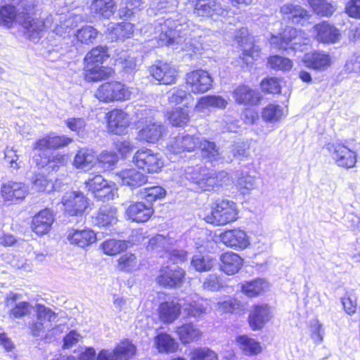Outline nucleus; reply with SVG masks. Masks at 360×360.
<instances>
[{
    "mask_svg": "<svg viewBox=\"0 0 360 360\" xmlns=\"http://www.w3.org/2000/svg\"><path fill=\"white\" fill-rule=\"evenodd\" d=\"M198 30L194 24L186 20L179 22L167 19L163 23H160L159 44L171 45L176 50L200 53L204 48L200 41L195 40V35L192 34Z\"/></svg>",
    "mask_w": 360,
    "mask_h": 360,
    "instance_id": "obj_1",
    "label": "nucleus"
},
{
    "mask_svg": "<svg viewBox=\"0 0 360 360\" xmlns=\"http://www.w3.org/2000/svg\"><path fill=\"white\" fill-rule=\"evenodd\" d=\"M18 13L14 6L6 5L0 9V25L10 27L14 20L18 22L25 30V35L32 41L37 40L45 28L48 27L49 18L43 22L37 18L34 12V0H22Z\"/></svg>",
    "mask_w": 360,
    "mask_h": 360,
    "instance_id": "obj_2",
    "label": "nucleus"
},
{
    "mask_svg": "<svg viewBox=\"0 0 360 360\" xmlns=\"http://www.w3.org/2000/svg\"><path fill=\"white\" fill-rule=\"evenodd\" d=\"M197 148L202 150V155L210 161L219 159V153L215 143L203 139L199 136L181 134L170 139L167 144V149L171 153L179 154L182 152H191Z\"/></svg>",
    "mask_w": 360,
    "mask_h": 360,
    "instance_id": "obj_3",
    "label": "nucleus"
},
{
    "mask_svg": "<svg viewBox=\"0 0 360 360\" xmlns=\"http://www.w3.org/2000/svg\"><path fill=\"white\" fill-rule=\"evenodd\" d=\"M37 321L30 325L33 336H48L58 335L62 332L61 325H55L58 315L51 309L43 304L36 305Z\"/></svg>",
    "mask_w": 360,
    "mask_h": 360,
    "instance_id": "obj_4",
    "label": "nucleus"
},
{
    "mask_svg": "<svg viewBox=\"0 0 360 360\" xmlns=\"http://www.w3.org/2000/svg\"><path fill=\"white\" fill-rule=\"evenodd\" d=\"M237 204L227 199L218 200L211 207V211L205 216V221L216 226H223L236 221L238 218Z\"/></svg>",
    "mask_w": 360,
    "mask_h": 360,
    "instance_id": "obj_5",
    "label": "nucleus"
},
{
    "mask_svg": "<svg viewBox=\"0 0 360 360\" xmlns=\"http://www.w3.org/2000/svg\"><path fill=\"white\" fill-rule=\"evenodd\" d=\"M137 89L118 81H110L101 84L94 93L95 97L103 103L125 101L134 98Z\"/></svg>",
    "mask_w": 360,
    "mask_h": 360,
    "instance_id": "obj_6",
    "label": "nucleus"
},
{
    "mask_svg": "<svg viewBox=\"0 0 360 360\" xmlns=\"http://www.w3.org/2000/svg\"><path fill=\"white\" fill-rule=\"evenodd\" d=\"M310 39L307 34L301 30L292 27H288L285 29L281 36L272 35L270 39V44L272 46L278 49L300 50L303 51L304 46H307Z\"/></svg>",
    "mask_w": 360,
    "mask_h": 360,
    "instance_id": "obj_7",
    "label": "nucleus"
},
{
    "mask_svg": "<svg viewBox=\"0 0 360 360\" xmlns=\"http://www.w3.org/2000/svg\"><path fill=\"white\" fill-rule=\"evenodd\" d=\"M172 242V238H166L162 235H157L150 239L148 248L157 253L164 252V254L160 256L167 258L173 264L185 261L186 252L184 250L173 249Z\"/></svg>",
    "mask_w": 360,
    "mask_h": 360,
    "instance_id": "obj_8",
    "label": "nucleus"
},
{
    "mask_svg": "<svg viewBox=\"0 0 360 360\" xmlns=\"http://www.w3.org/2000/svg\"><path fill=\"white\" fill-rule=\"evenodd\" d=\"M143 112L142 115L144 117L139 120V123L144 125L139 130L137 139L141 141L155 143L162 136L163 127L155 120L150 110L145 109Z\"/></svg>",
    "mask_w": 360,
    "mask_h": 360,
    "instance_id": "obj_9",
    "label": "nucleus"
},
{
    "mask_svg": "<svg viewBox=\"0 0 360 360\" xmlns=\"http://www.w3.org/2000/svg\"><path fill=\"white\" fill-rule=\"evenodd\" d=\"M133 162L136 166L148 173H157L164 166L162 156L151 149L143 148L138 150L133 157Z\"/></svg>",
    "mask_w": 360,
    "mask_h": 360,
    "instance_id": "obj_10",
    "label": "nucleus"
},
{
    "mask_svg": "<svg viewBox=\"0 0 360 360\" xmlns=\"http://www.w3.org/2000/svg\"><path fill=\"white\" fill-rule=\"evenodd\" d=\"M337 166L345 169L353 168L357 161L356 151L341 143H329L326 146Z\"/></svg>",
    "mask_w": 360,
    "mask_h": 360,
    "instance_id": "obj_11",
    "label": "nucleus"
},
{
    "mask_svg": "<svg viewBox=\"0 0 360 360\" xmlns=\"http://www.w3.org/2000/svg\"><path fill=\"white\" fill-rule=\"evenodd\" d=\"M88 191L94 193L97 198L109 200L113 199L117 193V188L113 182L105 180L100 174H91L85 181Z\"/></svg>",
    "mask_w": 360,
    "mask_h": 360,
    "instance_id": "obj_12",
    "label": "nucleus"
},
{
    "mask_svg": "<svg viewBox=\"0 0 360 360\" xmlns=\"http://www.w3.org/2000/svg\"><path fill=\"white\" fill-rule=\"evenodd\" d=\"M52 25L49 28L53 32L57 35L63 37L64 38L69 36L72 30L82 21V16L72 13L66 14H56Z\"/></svg>",
    "mask_w": 360,
    "mask_h": 360,
    "instance_id": "obj_13",
    "label": "nucleus"
},
{
    "mask_svg": "<svg viewBox=\"0 0 360 360\" xmlns=\"http://www.w3.org/2000/svg\"><path fill=\"white\" fill-rule=\"evenodd\" d=\"M61 203L64 212L70 216L82 214L88 207L87 198L79 191L66 192L62 198Z\"/></svg>",
    "mask_w": 360,
    "mask_h": 360,
    "instance_id": "obj_14",
    "label": "nucleus"
},
{
    "mask_svg": "<svg viewBox=\"0 0 360 360\" xmlns=\"http://www.w3.org/2000/svg\"><path fill=\"white\" fill-rule=\"evenodd\" d=\"M228 12L226 6H222L215 0H195L194 13L198 16L217 20L220 17L226 16Z\"/></svg>",
    "mask_w": 360,
    "mask_h": 360,
    "instance_id": "obj_15",
    "label": "nucleus"
},
{
    "mask_svg": "<svg viewBox=\"0 0 360 360\" xmlns=\"http://www.w3.org/2000/svg\"><path fill=\"white\" fill-rule=\"evenodd\" d=\"M186 84L194 94H203L212 86V79L210 74L202 70H198L187 73Z\"/></svg>",
    "mask_w": 360,
    "mask_h": 360,
    "instance_id": "obj_16",
    "label": "nucleus"
},
{
    "mask_svg": "<svg viewBox=\"0 0 360 360\" xmlns=\"http://www.w3.org/2000/svg\"><path fill=\"white\" fill-rule=\"evenodd\" d=\"M185 271L179 266H162L157 277V282L160 285L172 288L180 287L184 282Z\"/></svg>",
    "mask_w": 360,
    "mask_h": 360,
    "instance_id": "obj_17",
    "label": "nucleus"
},
{
    "mask_svg": "<svg viewBox=\"0 0 360 360\" xmlns=\"http://www.w3.org/2000/svg\"><path fill=\"white\" fill-rule=\"evenodd\" d=\"M20 295L9 292L6 295L5 306L8 309V317L11 319H19L29 315L32 309V306L28 302H18Z\"/></svg>",
    "mask_w": 360,
    "mask_h": 360,
    "instance_id": "obj_18",
    "label": "nucleus"
},
{
    "mask_svg": "<svg viewBox=\"0 0 360 360\" xmlns=\"http://www.w3.org/2000/svg\"><path fill=\"white\" fill-rule=\"evenodd\" d=\"M221 242L235 250H243L250 245V238L247 233L240 228L226 230L220 235Z\"/></svg>",
    "mask_w": 360,
    "mask_h": 360,
    "instance_id": "obj_19",
    "label": "nucleus"
},
{
    "mask_svg": "<svg viewBox=\"0 0 360 360\" xmlns=\"http://www.w3.org/2000/svg\"><path fill=\"white\" fill-rule=\"evenodd\" d=\"M235 39L240 46L242 47V56L240 58L247 65L252 63L259 56V50L255 46L248 37L247 29L242 28L235 35Z\"/></svg>",
    "mask_w": 360,
    "mask_h": 360,
    "instance_id": "obj_20",
    "label": "nucleus"
},
{
    "mask_svg": "<svg viewBox=\"0 0 360 360\" xmlns=\"http://www.w3.org/2000/svg\"><path fill=\"white\" fill-rule=\"evenodd\" d=\"M129 115L121 109H114L108 115V130L112 134H124L131 124Z\"/></svg>",
    "mask_w": 360,
    "mask_h": 360,
    "instance_id": "obj_21",
    "label": "nucleus"
},
{
    "mask_svg": "<svg viewBox=\"0 0 360 360\" xmlns=\"http://www.w3.org/2000/svg\"><path fill=\"white\" fill-rule=\"evenodd\" d=\"M66 239L72 245L85 248L94 243L97 236L96 233L90 229L79 230L72 228L66 231Z\"/></svg>",
    "mask_w": 360,
    "mask_h": 360,
    "instance_id": "obj_22",
    "label": "nucleus"
},
{
    "mask_svg": "<svg viewBox=\"0 0 360 360\" xmlns=\"http://www.w3.org/2000/svg\"><path fill=\"white\" fill-rule=\"evenodd\" d=\"M304 65L316 71L323 72L332 65L330 55L323 51H316L305 53L302 58Z\"/></svg>",
    "mask_w": 360,
    "mask_h": 360,
    "instance_id": "obj_23",
    "label": "nucleus"
},
{
    "mask_svg": "<svg viewBox=\"0 0 360 360\" xmlns=\"http://www.w3.org/2000/svg\"><path fill=\"white\" fill-rule=\"evenodd\" d=\"M149 72L155 79L164 84L174 83L177 77V70L174 66L161 61L150 66Z\"/></svg>",
    "mask_w": 360,
    "mask_h": 360,
    "instance_id": "obj_24",
    "label": "nucleus"
},
{
    "mask_svg": "<svg viewBox=\"0 0 360 360\" xmlns=\"http://www.w3.org/2000/svg\"><path fill=\"white\" fill-rule=\"evenodd\" d=\"M273 317L271 308L267 304L255 306L249 315V324L254 330L262 328Z\"/></svg>",
    "mask_w": 360,
    "mask_h": 360,
    "instance_id": "obj_25",
    "label": "nucleus"
},
{
    "mask_svg": "<svg viewBox=\"0 0 360 360\" xmlns=\"http://www.w3.org/2000/svg\"><path fill=\"white\" fill-rule=\"evenodd\" d=\"M313 30L315 38L323 44H335L340 39V30L327 22L316 24L314 26Z\"/></svg>",
    "mask_w": 360,
    "mask_h": 360,
    "instance_id": "obj_26",
    "label": "nucleus"
},
{
    "mask_svg": "<svg viewBox=\"0 0 360 360\" xmlns=\"http://www.w3.org/2000/svg\"><path fill=\"white\" fill-rule=\"evenodd\" d=\"M54 221L53 212L49 209H44L35 214L32 221V229L38 236L47 234Z\"/></svg>",
    "mask_w": 360,
    "mask_h": 360,
    "instance_id": "obj_27",
    "label": "nucleus"
},
{
    "mask_svg": "<svg viewBox=\"0 0 360 360\" xmlns=\"http://www.w3.org/2000/svg\"><path fill=\"white\" fill-rule=\"evenodd\" d=\"M27 187L22 183L9 181L1 186V195L6 202H13L25 198Z\"/></svg>",
    "mask_w": 360,
    "mask_h": 360,
    "instance_id": "obj_28",
    "label": "nucleus"
},
{
    "mask_svg": "<svg viewBox=\"0 0 360 360\" xmlns=\"http://www.w3.org/2000/svg\"><path fill=\"white\" fill-rule=\"evenodd\" d=\"M288 113L287 106L278 103H269L265 106L261 112L264 122L269 124H276L281 122Z\"/></svg>",
    "mask_w": 360,
    "mask_h": 360,
    "instance_id": "obj_29",
    "label": "nucleus"
},
{
    "mask_svg": "<svg viewBox=\"0 0 360 360\" xmlns=\"http://www.w3.org/2000/svg\"><path fill=\"white\" fill-rule=\"evenodd\" d=\"M182 304L178 301L171 300L162 302L158 307L160 321L165 323L174 322L180 316Z\"/></svg>",
    "mask_w": 360,
    "mask_h": 360,
    "instance_id": "obj_30",
    "label": "nucleus"
},
{
    "mask_svg": "<svg viewBox=\"0 0 360 360\" xmlns=\"http://www.w3.org/2000/svg\"><path fill=\"white\" fill-rule=\"evenodd\" d=\"M280 11L283 18L291 20L293 23L304 25V22L308 20L309 15L308 11L304 9L301 6L295 4H285L281 7Z\"/></svg>",
    "mask_w": 360,
    "mask_h": 360,
    "instance_id": "obj_31",
    "label": "nucleus"
},
{
    "mask_svg": "<svg viewBox=\"0 0 360 360\" xmlns=\"http://www.w3.org/2000/svg\"><path fill=\"white\" fill-rule=\"evenodd\" d=\"M117 176L123 185L135 188L145 184L148 177L135 168H129L121 170Z\"/></svg>",
    "mask_w": 360,
    "mask_h": 360,
    "instance_id": "obj_32",
    "label": "nucleus"
},
{
    "mask_svg": "<svg viewBox=\"0 0 360 360\" xmlns=\"http://www.w3.org/2000/svg\"><path fill=\"white\" fill-rule=\"evenodd\" d=\"M84 70L85 80L89 82L105 80L115 75L112 68L101 65L84 64Z\"/></svg>",
    "mask_w": 360,
    "mask_h": 360,
    "instance_id": "obj_33",
    "label": "nucleus"
},
{
    "mask_svg": "<svg viewBox=\"0 0 360 360\" xmlns=\"http://www.w3.org/2000/svg\"><path fill=\"white\" fill-rule=\"evenodd\" d=\"M129 219L136 222L147 221L153 213L151 205H145L143 202H136L129 206L127 210Z\"/></svg>",
    "mask_w": 360,
    "mask_h": 360,
    "instance_id": "obj_34",
    "label": "nucleus"
},
{
    "mask_svg": "<svg viewBox=\"0 0 360 360\" xmlns=\"http://www.w3.org/2000/svg\"><path fill=\"white\" fill-rule=\"evenodd\" d=\"M220 269L227 275H234L241 269L243 259L236 253L227 252L220 257Z\"/></svg>",
    "mask_w": 360,
    "mask_h": 360,
    "instance_id": "obj_35",
    "label": "nucleus"
},
{
    "mask_svg": "<svg viewBox=\"0 0 360 360\" xmlns=\"http://www.w3.org/2000/svg\"><path fill=\"white\" fill-rule=\"evenodd\" d=\"M235 101L240 105H253L259 101L258 94L247 85H240L233 91Z\"/></svg>",
    "mask_w": 360,
    "mask_h": 360,
    "instance_id": "obj_36",
    "label": "nucleus"
},
{
    "mask_svg": "<svg viewBox=\"0 0 360 360\" xmlns=\"http://www.w3.org/2000/svg\"><path fill=\"white\" fill-rule=\"evenodd\" d=\"M96 164V157L94 153L88 148L79 149L73 160V166L76 169L89 170Z\"/></svg>",
    "mask_w": 360,
    "mask_h": 360,
    "instance_id": "obj_37",
    "label": "nucleus"
},
{
    "mask_svg": "<svg viewBox=\"0 0 360 360\" xmlns=\"http://www.w3.org/2000/svg\"><path fill=\"white\" fill-rule=\"evenodd\" d=\"M108 38L111 41H117L130 38L134 33V26L131 23L122 22L118 24L110 23L108 27Z\"/></svg>",
    "mask_w": 360,
    "mask_h": 360,
    "instance_id": "obj_38",
    "label": "nucleus"
},
{
    "mask_svg": "<svg viewBox=\"0 0 360 360\" xmlns=\"http://www.w3.org/2000/svg\"><path fill=\"white\" fill-rule=\"evenodd\" d=\"M270 284L264 279H255L241 284V291L248 297L259 296L269 290Z\"/></svg>",
    "mask_w": 360,
    "mask_h": 360,
    "instance_id": "obj_39",
    "label": "nucleus"
},
{
    "mask_svg": "<svg viewBox=\"0 0 360 360\" xmlns=\"http://www.w3.org/2000/svg\"><path fill=\"white\" fill-rule=\"evenodd\" d=\"M91 14L110 18L115 12V3L113 0H92L90 4Z\"/></svg>",
    "mask_w": 360,
    "mask_h": 360,
    "instance_id": "obj_40",
    "label": "nucleus"
},
{
    "mask_svg": "<svg viewBox=\"0 0 360 360\" xmlns=\"http://www.w3.org/2000/svg\"><path fill=\"white\" fill-rule=\"evenodd\" d=\"M236 342L240 349L246 356H256L262 352L260 343L248 335L237 337Z\"/></svg>",
    "mask_w": 360,
    "mask_h": 360,
    "instance_id": "obj_41",
    "label": "nucleus"
},
{
    "mask_svg": "<svg viewBox=\"0 0 360 360\" xmlns=\"http://www.w3.org/2000/svg\"><path fill=\"white\" fill-rule=\"evenodd\" d=\"M117 222V210L108 205H104L99 209L95 218V224L98 226H108Z\"/></svg>",
    "mask_w": 360,
    "mask_h": 360,
    "instance_id": "obj_42",
    "label": "nucleus"
},
{
    "mask_svg": "<svg viewBox=\"0 0 360 360\" xmlns=\"http://www.w3.org/2000/svg\"><path fill=\"white\" fill-rule=\"evenodd\" d=\"M154 345L160 353H173L178 348V343L169 335L161 333L154 340Z\"/></svg>",
    "mask_w": 360,
    "mask_h": 360,
    "instance_id": "obj_43",
    "label": "nucleus"
},
{
    "mask_svg": "<svg viewBox=\"0 0 360 360\" xmlns=\"http://www.w3.org/2000/svg\"><path fill=\"white\" fill-rule=\"evenodd\" d=\"M35 162L39 167L48 166L49 168L53 170H57L59 167L66 164L67 158L63 154L56 153H53L51 155L44 156L40 159L36 158Z\"/></svg>",
    "mask_w": 360,
    "mask_h": 360,
    "instance_id": "obj_44",
    "label": "nucleus"
},
{
    "mask_svg": "<svg viewBox=\"0 0 360 360\" xmlns=\"http://www.w3.org/2000/svg\"><path fill=\"white\" fill-rule=\"evenodd\" d=\"M195 184L202 191H212L218 187L217 179L214 174L200 173L187 177Z\"/></svg>",
    "mask_w": 360,
    "mask_h": 360,
    "instance_id": "obj_45",
    "label": "nucleus"
},
{
    "mask_svg": "<svg viewBox=\"0 0 360 360\" xmlns=\"http://www.w3.org/2000/svg\"><path fill=\"white\" fill-rule=\"evenodd\" d=\"M179 339L184 344H188L198 340L202 333L200 330L193 324L187 323L179 327L176 330Z\"/></svg>",
    "mask_w": 360,
    "mask_h": 360,
    "instance_id": "obj_46",
    "label": "nucleus"
},
{
    "mask_svg": "<svg viewBox=\"0 0 360 360\" xmlns=\"http://www.w3.org/2000/svg\"><path fill=\"white\" fill-rule=\"evenodd\" d=\"M226 105L227 101L220 96H207L198 100L195 109L199 112H204L210 107L224 108Z\"/></svg>",
    "mask_w": 360,
    "mask_h": 360,
    "instance_id": "obj_47",
    "label": "nucleus"
},
{
    "mask_svg": "<svg viewBox=\"0 0 360 360\" xmlns=\"http://www.w3.org/2000/svg\"><path fill=\"white\" fill-rule=\"evenodd\" d=\"M128 243L126 240L109 239L101 244V248L105 255L114 256L126 250L129 247Z\"/></svg>",
    "mask_w": 360,
    "mask_h": 360,
    "instance_id": "obj_48",
    "label": "nucleus"
},
{
    "mask_svg": "<svg viewBox=\"0 0 360 360\" xmlns=\"http://www.w3.org/2000/svg\"><path fill=\"white\" fill-rule=\"evenodd\" d=\"M108 57L105 46H96L86 53L84 64L101 65Z\"/></svg>",
    "mask_w": 360,
    "mask_h": 360,
    "instance_id": "obj_49",
    "label": "nucleus"
},
{
    "mask_svg": "<svg viewBox=\"0 0 360 360\" xmlns=\"http://www.w3.org/2000/svg\"><path fill=\"white\" fill-rule=\"evenodd\" d=\"M215 264L216 259L207 255H196L191 261L192 266L200 272L210 271Z\"/></svg>",
    "mask_w": 360,
    "mask_h": 360,
    "instance_id": "obj_50",
    "label": "nucleus"
},
{
    "mask_svg": "<svg viewBox=\"0 0 360 360\" xmlns=\"http://www.w3.org/2000/svg\"><path fill=\"white\" fill-rule=\"evenodd\" d=\"M140 263L135 255L126 253L118 259L117 267L124 272H133L139 269Z\"/></svg>",
    "mask_w": 360,
    "mask_h": 360,
    "instance_id": "obj_51",
    "label": "nucleus"
},
{
    "mask_svg": "<svg viewBox=\"0 0 360 360\" xmlns=\"http://www.w3.org/2000/svg\"><path fill=\"white\" fill-rule=\"evenodd\" d=\"M136 351V347L128 340L120 342L114 349L117 360H129Z\"/></svg>",
    "mask_w": 360,
    "mask_h": 360,
    "instance_id": "obj_52",
    "label": "nucleus"
},
{
    "mask_svg": "<svg viewBox=\"0 0 360 360\" xmlns=\"http://www.w3.org/2000/svg\"><path fill=\"white\" fill-rule=\"evenodd\" d=\"M116 62L124 72L131 73L136 69L137 57L132 52L122 51Z\"/></svg>",
    "mask_w": 360,
    "mask_h": 360,
    "instance_id": "obj_53",
    "label": "nucleus"
},
{
    "mask_svg": "<svg viewBox=\"0 0 360 360\" xmlns=\"http://www.w3.org/2000/svg\"><path fill=\"white\" fill-rule=\"evenodd\" d=\"M190 120V116L186 109L176 108L169 112V121L176 127L186 125Z\"/></svg>",
    "mask_w": 360,
    "mask_h": 360,
    "instance_id": "obj_54",
    "label": "nucleus"
},
{
    "mask_svg": "<svg viewBox=\"0 0 360 360\" xmlns=\"http://www.w3.org/2000/svg\"><path fill=\"white\" fill-rule=\"evenodd\" d=\"M268 65L273 70L285 72L292 69L293 63L288 58L275 55L268 58Z\"/></svg>",
    "mask_w": 360,
    "mask_h": 360,
    "instance_id": "obj_55",
    "label": "nucleus"
},
{
    "mask_svg": "<svg viewBox=\"0 0 360 360\" xmlns=\"http://www.w3.org/2000/svg\"><path fill=\"white\" fill-rule=\"evenodd\" d=\"M314 11L319 15L328 17L335 11V8L325 0H307Z\"/></svg>",
    "mask_w": 360,
    "mask_h": 360,
    "instance_id": "obj_56",
    "label": "nucleus"
},
{
    "mask_svg": "<svg viewBox=\"0 0 360 360\" xmlns=\"http://www.w3.org/2000/svg\"><path fill=\"white\" fill-rule=\"evenodd\" d=\"M98 34L96 29L91 25H86L78 30L75 34L78 41L89 44L93 43Z\"/></svg>",
    "mask_w": 360,
    "mask_h": 360,
    "instance_id": "obj_57",
    "label": "nucleus"
},
{
    "mask_svg": "<svg viewBox=\"0 0 360 360\" xmlns=\"http://www.w3.org/2000/svg\"><path fill=\"white\" fill-rule=\"evenodd\" d=\"M117 161V155L112 151H103L96 158V162L103 170L112 169Z\"/></svg>",
    "mask_w": 360,
    "mask_h": 360,
    "instance_id": "obj_58",
    "label": "nucleus"
},
{
    "mask_svg": "<svg viewBox=\"0 0 360 360\" xmlns=\"http://www.w3.org/2000/svg\"><path fill=\"white\" fill-rule=\"evenodd\" d=\"M165 195L166 191L161 186H152L140 191L141 198L146 199L148 202L162 199Z\"/></svg>",
    "mask_w": 360,
    "mask_h": 360,
    "instance_id": "obj_59",
    "label": "nucleus"
},
{
    "mask_svg": "<svg viewBox=\"0 0 360 360\" xmlns=\"http://www.w3.org/2000/svg\"><path fill=\"white\" fill-rule=\"evenodd\" d=\"M310 336L315 344H320L324 338V328L323 324L317 319L309 321Z\"/></svg>",
    "mask_w": 360,
    "mask_h": 360,
    "instance_id": "obj_60",
    "label": "nucleus"
},
{
    "mask_svg": "<svg viewBox=\"0 0 360 360\" xmlns=\"http://www.w3.org/2000/svg\"><path fill=\"white\" fill-rule=\"evenodd\" d=\"M125 6L120 9L119 13L120 17L130 18L136 11L143 8V2L142 0H124Z\"/></svg>",
    "mask_w": 360,
    "mask_h": 360,
    "instance_id": "obj_61",
    "label": "nucleus"
},
{
    "mask_svg": "<svg viewBox=\"0 0 360 360\" xmlns=\"http://www.w3.org/2000/svg\"><path fill=\"white\" fill-rule=\"evenodd\" d=\"M237 187L240 192L245 195L255 187V179L248 174L242 173L238 179Z\"/></svg>",
    "mask_w": 360,
    "mask_h": 360,
    "instance_id": "obj_62",
    "label": "nucleus"
},
{
    "mask_svg": "<svg viewBox=\"0 0 360 360\" xmlns=\"http://www.w3.org/2000/svg\"><path fill=\"white\" fill-rule=\"evenodd\" d=\"M184 310L188 316L196 318L205 314L206 308L202 302L192 301L184 304Z\"/></svg>",
    "mask_w": 360,
    "mask_h": 360,
    "instance_id": "obj_63",
    "label": "nucleus"
},
{
    "mask_svg": "<svg viewBox=\"0 0 360 360\" xmlns=\"http://www.w3.org/2000/svg\"><path fill=\"white\" fill-rule=\"evenodd\" d=\"M191 360H217L214 352L209 348H198L191 353Z\"/></svg>",
    "mask_w": 360,
    "mask_h": 360,
    "instance_id": "obj_64",
    "label": "nucleus"
}]
</instances>
